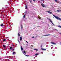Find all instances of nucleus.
<instances>
[{"label": "nucleus", "instance_id": "obj_1", "mask_svg": "<svg viewBox=\"0 0 61 61\" xmlns=\"http://www.w3.org/2000/svg\"><path fill=\"white\" fill-rule=\"evenodd\" d=\"M55 17V18L57 19H58V20H61V19L59 18V17H58L57 16H56L55 15H53Z\"/></svg>", "mask_w": 61, "mask_h": 61}, {"label": "nucleus", "instance_id": "obj_2", "mask_svg": "<svg viewBox=\"0 0 61 61\" xmlns=\"http://www.w3.org/2000/svg\"><path fill=\"white\" fill-rule=\"evenodd\" d=\"M41 5L42 6V7H46L47 6L46 5H45L44 4H41Z\"/></svg>", "mask_w": 61, "mask_h": 61}, {"label": "nucleus", "instance_id": "obj_3", "mask_svg": "<svg viewBox=\"0 0 61 61\" xmlns=\"http://www.w3.org/2000/svg\"><path fill=\"white\" fill-rule=\"evenodd\" d=\"M49 20L50 21V22L51 23H52V24L53 25H54V24H53V22H52V20H51V19H49Z\"/></svg>", "mask_w": 61, "mask_h": 61}, {"label": "nucleus", "instance_id": "obj_4", "mask_svg": "<svg viewBox=\"0 0 61 61\" xmlns=\"http://www.w3.org/2000/svg\"><path fill=\"white\" fill-rule=\"evenodd\" d=\"M46 12H48V13H49V14H52V12H51L50 11H47Z\"/></svg>", "mask_w": 61, "mask_h": 61}, {"label": "nucleus", "instance_id": "obj_5", "mask_svg": "<svg viewBox=\"0 0 61 61\" xmlns=\"http://www.w3.org/2000/svg\"><path fill=\"white\" fill-rule=\"evenodd\" d=\"M51 44H53V45H56V43L54 42H51Z\"/></svg>", "mask_w": 61, "mask_h": 61}, {"label": "nucleus", "instance_id": "obj_6", "mask_svg": "<svg viewBox=\"0 0 61 61\" xmlns=\"http://www.w3.org/2000/svg\"><path fill=\"white\" fill-rule=\"evenodd\" d=\"M21 29H23V25L21 24Z\"/></svg>", "mask_w": 61, "mask_h": 61}, {"label": "nucleus", "instance_id": "obj_7", "mask_svg": "<svg viewBox=\"0 0 61 61\" xmlns=\"http://www.w3.org/2000/svg\"><path fill=\"white\" fill-rule=\"evenodd\" d=\"M25 8L26 9H27V5H25Z\"/></svg>", "mask_w": 61, "mask_h": 61}, {"label": "nucleus", "instance_id": "obj_8", "mask_svg": "<svg viewBox=\"0 0 61 61\" xmlns=\"http://www.w3.org/2000/svg\"><path fill=\"white\" fill-rule=\"evenodd\" d=\"M21 50H24V49L22 48V46H21Z\"/></svg>", "mask_w": 61, "mask_h": 61}, {"label": "nucleus", "instance_id": "obj_9", "mask_svg": "<svg viewBox=\"0 0 61 61\" xmlns=\"http://www.w3.org/2000/svg\"><path fill=\"white\" fill-rule=\"evenodd\" d=\"M3 25L4 26V25H3V24L2 23L0 25V26H3Z\"/></svg>", "mask_w": 61, "mask_h": 61}, {"label": "nucleus", "instance_id": "obj_10", "mask_svg": "<svg viewBox=\"0 0 61 61\" xmlns=\"http://www.w3.org/2000/svg\"><path fill=\"white\" fill-rule=\"evenodd\" d=\"M41 49H42V50H44V51L46 50V49L41 48Z\"/></svg>", "mask_w": 61, "mask_h": 61}, {"label": "nucleus", "instance_id": "obj_11", "mask_svg": "<svg viewBox=\"0 0 61 61\" xmlns=\"http://www.w3.org/2000/svg\"><path fill=\"white\" fill-rule=\"evenodd\" d=\"M20 41H22V37H20Z\"/></svg>", "mask_w": 61, "mask_h": 61}, {"label": "nucleus", "instance_id": "obj_12", "mask_svg": "<svg viewBox=\"0 0 61 61\" xmlns=\"http://www.w3.org/2000/svg\"><path fill=\"white\" fill-rule=\"evenodd\" d=\"M3 47H4V48H5V45H4L3 46Z\"/></svg>", "mask_w": 61, "mask_h": 61}, {"label": "nucleus", "instance_id": "obj_13", "mask_svg": "<svg viewBox=\"0 0 61 61\" xmlns=\"http://www.w3.org/2000/svg\"><path fill=\"white\" fill-rule=\"evenodd\" d=\"M23 53H24V54H25L26 53L25 51V50L24 51Z\"/></svg>", "mask_w": 61, "mask_h": 61}, {"label": "nucleus", "instance_id": "obj_14", "mask_svg": "<svg viewBox=\"0 0 61 61\" xmlns=\"http://www.w3.org/2000/svg\"><path fill=\"white\" fill-rule=\"evenodd\" d=\"M57 11L58 12H60V11H61V10H57Z\"/></svg>", "mask_w": 61, "mask_h": 61}, {"label": "nucleus", "instance_id": "obj_15", "mask_svg": "<svg viewBox=\"0 0 61 61\" xmlns=\"http://www.w3.org/2000/svg\"><path fill=\"white\" fill-rule=\"evenodd\" d=\"M49 36V35H44V36Z\"/></svg>", "mask_w": 61, "mask_h": 61}, {"label": "nucleus", "instance_id": "obj_16", "mask_svg": "<svg viewBox=\"0 0 61 61\" xmlns=\"http://www.w3.org/2000/svg\"><path fill=\"white\" fill-rule=\"evenodd\" d=\"M34 50H36V51H38V50L37 49H34Z\"/></svg>", "mask_w": 61, "mask_h": 61}, {"label": "nucleus", "instance_id": "obj_17", "mask_svg": "<svg viewBox=\"0 0 61 61\" xmlns=\"http://www.w3.org/2000/svg\"><path fill=\"white\" fill-rule=\"evenodd\" d=\"M5 39H4L3 40V41L5 42Z\"/></svg>", "mask_w": 61, "mask_h": 61}, {"label": "nucleus", "instance_id": "obj_18", "mask_svg": "<svg viewBox=\"0 0 61 61\" xmlns=\"http://www.w3.org/2000/svg\"><path fill=\"white\" fill-rule=\"evenodd\" d=\"M12 47H10V50H12Z\"/></svg>", "mask_w": 61, "mask_h": 61}, {"label": "nucleus", "instance_id": "obj_19", "mask_svg": "<svg viewBox=\"0 0 61 61\" xmlns=\"http://www.w3.org/2000/svg\"><path fill=\"white\" fill-rule=\"evenodd\" d=\"M35 56H37V55H38V54L37 53V54H35Z\"/></svg>", "mask_w": 61, "mask_h": 61}, {"label": "nucleus", "instance_id": "obj_20", "mask_svg": "<svg viewBox=\"0 0 61 61\" xmlns=\"http://www.w3.org/2000/svg\"><path fill=\"white\" fill-rule=\"evenodd\" d=\"M25 15H24L23 16L24 18H25Z\"/></svg>", "mask_w": 61, "mask_h": 61}, {"label": "nucleus", "instance_id": "obj_21", "mask_svg": "<svg viewBox=\"0 0 61 61\" xmlns=\"http://www.w3.org/2000/svg\"><path fill=\"white\" fill-rule=\"evenodd\" d=\"M55 2H58V1L56 0H55Z\"/></svg>", "mask_w": 61, "mask_h": 61}, {"label": "nucleus", "instance_id": "obj_22", "mask_svg": "<svg viewBox=\"0 0 61 61\" xmlns=\"http://www.w3.org/2000/svg\"><path fill=\"white\" fill-rule=\"evenodd\" d=\"M15 54V52H13V55H14V54Z\"/></svg>", "mask_w": 61, "mask_h": 61}, {"label": "nucleus", "instance_id": "obj_23", "mask_svg": "<svg viewBox=\"0 0 61 61\" xmlns=\"http://www.w3.org/2000/svg\"><path fill=\"white\" fill-rule=\"evenodd\" d=\"M58 27H60V28H61V26L60 25H59Z\"/></svg>", "mask_w": 61, "mask_h": 61}, {"label": "nucleus", "instance_id": "obj_24", "mask_svg": "<svg viewBox=\"0 0 61 61\" xmlns=\"http://www.w3.org/2000/svg\"><path fill=\"white\" fill-rule=\"evenodd\" d=\"M38 18L39 19H41V17L39 16H38Z\"/></svg>", "mask_w": 61, "mask_h": 61}, {"label": "nucleus", "instance_id": "obj_25", "mask_svg": "<svg viewBox=\"0 0 61 61\" xmlns=\"http://www.w3.org/2000/svg\"><path fill=\"white\" fill-rule=\"evenodd\" d=\"M18 35L19 36H20V34H19V33H18Z\"/></svg>", "mask_w": 61, "mask_h": 61}, {"label": "nucleus", "instance_id": "obj_26", "mask_svg": "<svg viewBox=\"0 0 61 61\" xmlns=\"http://www.w3.org/2000/svg\"><path fill=\"white\" fill-rule=\"evenodd\" d=\"M14 50H15V49L14 48L12 50V51H14Z\"/></svg>", "mask_w": 61, "mask_h": 61}, {"label": "nucleus", "instance_id": "obj_27", "mask_svg": "<svg viewBox=\"0 0 61 61\" xmlns=\"http://www.w3.org/2000/svg\"><path fill=\"white\" fill-rule=\"evenodd\" d=\"M25 56H29L27 55H26Z\"/></svg>", "mask_w": 61, "mask_h": 61}, {"label": "nucleus", "instance_id": "obj_28", "mask_svg": "<svg viewBox=\"0 0 61 61\" xmlns=\"http://www.w3.org/2000/svg\"><path fill=\"white\" fill-rule=\"evenodd\" d=\"M32 38H34V36H33V37H32Z\"/></svg>", "mask_w": 61, "mask_h": 61}, {"label": "nucleus", "instance_id": "obj_29", "mask_svg": "<svg viewBox=\"0 0 61 61\" xmlns=\"http://www.w3.org/2000/svg\"><path fill=\"white\" fill-rule=\"evenodd\" d=\"M18 42L19 43H20V41H18Z\"/></svg>", "mask_w": 61, "mask_h": 61}, {"label": "nucleus", "instance_id": "obj_30", "mask_svg": "<svg viewBox=\"0 0 61 61\" xmlns=\"http://www.w3.org/2000/svg\"><path fill=\"white\" fill-rule=\"evenodd\" d=\"M26 42L27 43H28V42L27 41H26Z\"/></svg>", "mask_w": 61, "mask_h": 61}, {"label": "nucleus", "instance_id": "obj_31", "mask_svg": "<svg viewBox=\"0 0 61 61\" xmlns=\"http://www.w3.org/2000/svg\"><path fill=\"white\" fill-rule=\"evenodd\" d=\"M53 48V47H51V49H52Z\"/></svg>", "mask_w": 61, "mask_h": 61}, {"label": "nucleus", "instance_id": "obj_32", "mask_svg": "<svg viewBox=\"0 0 61 61\" xmlns=\"http://www.w3.org/2000/svg\"><path fill=\"white\" fill-rule=\"evenodd\" d=\"M33 1L34 2H35V0H33Z\"/></svg>", "mask_w": 61, "mask_h": 61}, {"label": "nucleus", "instance_id": "obj_33", "mask_svg": "<svg viewBox=\"0 0 61 61\" xmlns=\"http://www.w3.org/2000/svg\"><path fill=\"white\" fill-rule=\"evenodd\" d=\"M30 3H31V0H30Z\"/></svg>", "mask_w": 61, "mask_h": 61}, {"label": "nucleus", "instance_id": "obj_34", "mask_svg": "<svg viewBox=\"0 0 61 61\" xmlns=\"http://www.w3.org/2000/svg\"><path fill=\"white\" fill-rule=\"evenodd\" d=\"M31 46H32V47H33V45H31Z\"/></svg>", "mask_w": 61, "mask_h": 61}, {"label": "nucleus", "instance_id": "obj_35", "mask_svg": "<svg viewBox=\"0 0 61 61\" xmlns=\"http://www.w3.org/2000/svg\"><path fill=\"white\" fill-rule=\"evenodd\" d=\"M42 45L41 46V47H42Z\"/></svg>", "mask_w": 61, "mask_h": 61}, {"label": "nucleus", "instance_id": "obj_36", "mask_svg": "<svg viewBox=\"0 0 61 61\" xmlns=\"http://www.w3.org/2000/svg\"><path fill=\"white\" fill-rule=\"evenodd\" d=\"M34 58H35V57H34Z\"/></svg>", "mask_w": 61, "mask_h": 61}, {"label": "nucleus", "instance_id": "obj_37", "mask_svg": "<svg viewBox=\"0 0 61 61\" xmlns=\"http://www.w3.org/2000/svg\"><path fill=\"white\" fill-rule=\"evenodd\" d=\"M51 46H53L51 45Z\"/></svg>", "mask_w": 61, "mask_h": 61}, {"label": "nucleus", "instance_id": "obj_38", "mask_svg": "<svg viewBox=\"0 0 61 61\" xmlns=\"http://www.w3.org/2000/svg\"><path fill=\"white\" fill-rule=\"evenodd\" d=\"M13 46H14V45H13Z\"/></svg>", "mask_w": 61, "mask_h": 61}]
</instances>
